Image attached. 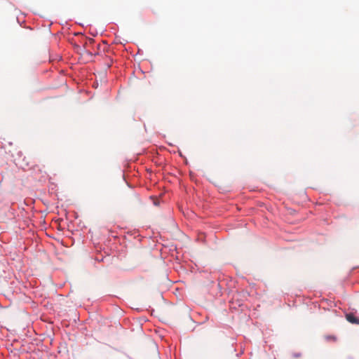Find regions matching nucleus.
I'll return each mask as SVG.
<instances>
[{"instance_id":"1","label":"nucleus","mask_w":359,"mask_h":359,"mask_svg":"<svg viewBox=\"0 0 359 359\" xmlns=\"http://www.w3.org/2000/svg\"><path fill=\"white\" fill-rule=\"evenodd\" d=\"M346 318L351 323L359 324V318L352 313H346Z\"/></svg>"}]
</instances>
